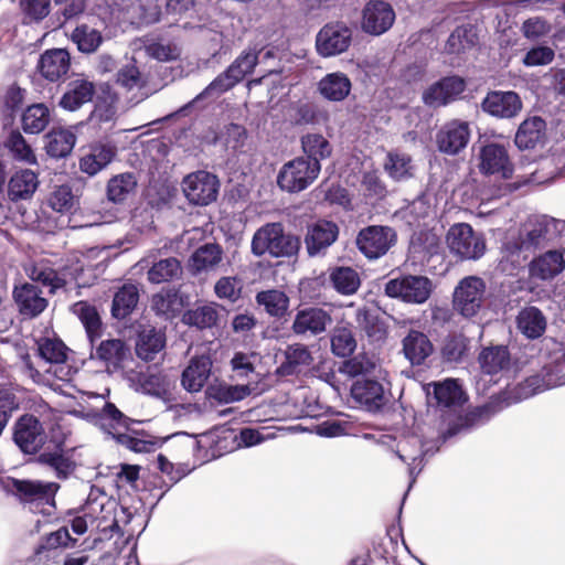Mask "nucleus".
I'll return each mask as SVG.
<instances>
[{
    "label": "nucleus",
    "mask_w": 565,
    "mask_h": 565,
    "mask_svg": "<svg viewBox=\"0 0 565 565\" xmlns=\"http://www.w3.org/2000/svg\"><path fill=\"white\" fill-rule=\"evenodd\" d=\"M352 398L370 412H376L386 403L383 385L374 380L359 379L351 386Z\"/></svg>",
    "instance_id": "22"
},
{
    "label": "nucleus",
    "mask_w": 565,
    "mask_h": 565,
    "mask_svg": "<svg viewBox=\"0 0 565 565\" xmlns=\"http://www.w3.org/2000/svg\"><path fill=\"white\" fill-rule=\"evenodd\" d=\"M217 141L223 145L225 151L231 154H237L246 146L247 131L241 125L230 124L218 135H214L211 142L216 143Z\"/></svg>",
    "instance_id": "40"
},
{
    "label": "nucleus",
    "mask_w": 565,
    "mask_h": 565,
    "mask_svg": "<svg viewBox=\"0 0 565 565\" xmlns=\"http://www.w3.org/2000/svg\"><path fill=\"white\" fill-rule=\"evenodd\" d=\"M39 185L38 175L30 169L17 171L8 183V196L12 201L28 200Z\"/></svg>",
    "instance_id": "35"
},
{
    "label": "nucleus",
    "mask_w": 565,
    "mask_h": 565,
    "mask_svg": "<svg viewBox=\"0 0 565 565\" xmlns=\"http://www.w3.org/2000/svg\"><path fill=\"white\" fill-rule=\"evenodd\" d=\"M339 234L335 223L330 221H318L308 228L305 242L308 254L316 256L331 246Z\"/></svg>",
    "instance_id": "25"
},
{
    "label": "nucleus",
    "mask_w": 565,
    "mask_h": 565,
    "mask_svg": "<svg viewBox=\"0 0 565 565\" xmlns=\"http://www.w3.org/2000/svg\"><path fill=\"white\" fill-rule=\"evenodd\" d=\"M564 231L565 221L546 215L530 217L520 230L515 249L531 250L543 247Z\"/></svg>",
    "instance_id": "2"
},
{
    "label": "nucleus",
    "mask_w": 565,
    "mask_h": 565,
    "mask_svg": "<svg viewBox=\"0 0 565 565\" xmlns=\"http://www.w3.org/2000/svg\"><path fill=\"white\" fill-rule=\"evenodd\" d=\"M565 260L561 250H548L535 258L530 265L531 275L540 279H550L563 271Z\"/></svg>",
    "instance_id": "36"
},
{
    "label": "nucleus",
    "mask_w": 565,
    "mask_h": 565,
    "mask_svg": "<svg viewBox=\"0 0 565 565\" xmlns=\"http://www.w3.org/2000/svg\"><path fill=\"white\" fill-rule=\"evenodd\" d=\"M223 257V250L217 244H205L200 246L190 258V269L194 274L210 271L217 267Z\"/></svg>",
    "instance_id": "38"
},
{
    "label": "nucleus",
    "mask_w": 565,
    "mask_h": 565,
    "mask_svg": "<svg viewBox=\"0 0 565 565\" xmlns=\"http://www.w3.org/2000/svg\"><path fill=\"white\" fill-rule=\"evenodd\" d=\"M218 320V309L215 303H209L196 307L184 312L182 321L198 329H209L214 327Z\"/></svg>",
    "instance_id": "45"
},
{
    "label": "nucleus",
    "mask_w": 565,
    "mask_h": 565,
    "mask_svg": "<svg viewBox=\"0 0 565 565\" xmlns=\"http://www.w3.org/2000/svg\"><path fill=\"white\" fill-rule=\"evenodd\" d=\"M20 9L25 22H39L51 11V0H20Z\"/></svg>",
    "instance_id": "61"
},
{
    "label": "nucleus",
    "mask_w": 565,
    "mask_h": 565,
    "mask_svg": "<svg viewBox=\"0 0 565 565\" xmlns=\"http://www.w3.org/2000/svg\"><path fill=\"white\" fill-rule=\"evenodd\" d=\"M159 250L149 252L141 260L142 267H148V280L152 284L168 282L177 279L182 274V267L178 258L168 257L158 259Z\"/></svg>",
    "instance_id": "18"
},
{
    "label": "nucleus",
    "mask_w": 565,
    "mask_h": 565,
    "mask_svg": "<svg viewBox=\"0 0 565 565\" xmlns=\"http://www.w3.org/2000/svg\"><path fill=\"white\" fill-rule=\"evenodd\" d=\"M356 348V341L349 328L339 327L331 334V350L340 358L349 356Z\"/></svg>",
    "instance_id": "58"
},
{
    "label": "nucleus",
    "mask_w": 565,
    "mask_h": 565,
    "mask_svg": "<svg viewBox=\"0 0 565 565\" xmlns=\"http://www.w3.org/2000/svg\"><path fill=\"white\" fill-rule=\"evenodd\" d=\"M250 248L255 256H291L299 249V239L285 233L280 223H267L254 233Z\"/></svg>",
    "instance_id": "1"
},
{
    "label": "nucleus",
    "mask_w": 565,
    "mask_h": 565,
    "mask_svg": "<svg viewBox=\"0 0 565 565\" xmlns=\"http://www.w3.org/2000/svg\"><path fill=\"white\" fill-rule=\"evenodd\" d=\"M28 276L33 280L41 282L50 288L51 292L64 286L65 281L58 274L44 263H36L26 268Z\"/></svg>",
    "instance_id": "55"
},
{
    "label": "nucleus",
    "mask_w": 565,
    "mask_h": 565,
    "mask_svg": "<svg viewBox=\"0 0 565 565\" xmlns=\"http://www.w3.org/2000/svg\"><path fill=\"white\" fill-rule=\"evenodd\" d=\"M137 181L131 173H122L114 177L108 182L107 194L110 201L121 202L136 188Z\"/></svg>",
    "instance_id": "57"
},
{
    "label": "nucleus",
    "mask_w": 565,
    "mask_h": 565,
    "mask_svg": "<svg viewBox=\"0 0 565 565\" xmlns=\"http://www.w3.org/2000/svg\"><path fill=\"white\" fill-rule=\"evenodd\" d=\"M66 347L56 339H43L39 343V353L43 360L52 364H61L66 360Z\"/></svg>",
    "instance_id": "62"
},
{
    "label": "nucleus",
    "mask_w": 565,
    "mask_h": 565,
    "mask_svg": "<svg viewBox=\"0 0 565 565\" xmlns=\"http://www.w3.org/2000/svg\"><path fill=\"white\" fill-rule=\"evenodd\" d=\"M477 168L487 177L509 180L513 177L514 164L508 149L500 143L490 142L482 146L477 154Z\"/></svg>",
    "instance_id": "7"
},
{
    "label": "nucleus",
    "mask_w": 565,
    "mask_h": 565,
    "mask_svg": "<svg viewBox=\"0 0 565 565\" xmlns=\"http://www.w3.org/2000/svg\"><path fill=\"white\" fill-rule=\"evenodd\" d=\"M545 134V120L539 116L529 117L520 124L514 142L519 149H533L544 141Z\"/></svg>",
    "instance_id": "31"
},
{
    "label": "nucleus",
    "mask_w": 565,
    "mask_h": 565,
    "mask_svg": "<svg viewBox=\"0 0 565 565\" xmlns=\"http://www.w3.org/2000/svg\"><path fill=\"white\" fill-rule=\"evenodd\" d=\"M47 203L53 211L70 214L78 206V199L74 195L71 186L60 185L50 194Z\"/></svg>",
    "instance_id": "53"
},
{
    "label": "nucleus",
    "mask_w": 565,
    "mask_h": 565,
    "mask_svg": "<svg viewBox=\"0 0 565 565\" xmlns=\"http://www.w3.org/2000/svg\"><path fill=\"white\" fill-rule=\"evenodd\" d=\"M487 286L482 278L467 276L454 290V308L463 317H473L486 300Z\"/></svg>",
    "instance_id": "8"
},
{
    "label": "nucleus",
    "mask_w": 565,
    "mask_h": 565,
    "mask_svg": "<svg viewBox=\"0 0 565 565\" xmlns=\"http://www.w3.org/2000/svg\"><path fill=\"white\" fill-rule=\"evenodd\" d=\"M117 84L127 92H134L136 103L143 100L154 92L148 86L147 78L139 72L135 63H129L118 71Z\"/></svg>",
    "instance_id": "30"
},
{
    "label": "nucleus",
    "mask_w": 565,
    "mask_h": 565,
    "mask_svg": "<svg viewBox=\"0 0 565 565\" xmlns=\"http://www.w3.org/2000/svg\"><path fill=\"white\" fill-rule=\"evenodd\" d=\"M285 356L286 362L282 367L288 373L295 372L300 366H308L312 361L308 348L300 343L289 345L285 352Z\"/></svg>",
    "instance_id": "60"
},
{
    "label": "nucleus",
    "mask_w": 565,
    "mask_h": 565,
    "mask_svg": "<svg viewBox=\"0 0 565 565\" xmlns=\"http://www.w3.org/2000/svg\"><path fill=\"white\" fill-rule=\"evenodd\" d=\"M50 121V111L43 104H35L26 108L22 116V126L25 132L39 134L45 129Z\"/></svg>",
    "instance_id": "51"
},
{
    "label": "nucleus",
    "mask_w": 565,
    "mask_h": 565,
    "mask_svg": "<svg viewBox=\"0 0 565 565\" xmlns=\"http://www.w3.org/2000/svg\"><path fill=\"white\" fill-rule=\"evenodd\" d=\"M14 300L19 311L23 316L36 317L47 307V300L42 296V291L33 284H23L13 290Z\"/></svg>",
    "instance_id": "27"
},
{
    "label": "nucleus",
    "mask_w": 565,
    "mask_h": 565,
    "mask_svg": "<svg viewBox=\"0 0 565 565\" xmlns=\"http://www.w3.org/2000/svg\"><path fill=\"white\" fill-rule=\"evenodd\" d=\"M70 54L64 49L45 51L38 63V68L43 77L54 82L65 75L70 68Z\"/></svg>",
    "instance_id": "29"
},
{
    "label": "nucleus",
    "mask_w": 565,
    "mask_h": 565,
    "mask_svg": "<svg viewBox=\"0 0 565 565\" xmlns=\"http://www.w3.org/2000/svg\"><path fill=\"white\" fill-rule=\"evenodd\" d=\"M412 159L408 154L392 151L387 153L384 170L395 181H401L412 175Z\"/></svg>",
    "instance_id": "52"
},
{
    "label": "nucleus",
    "mask_w": 565,
    "mask_h": 565,
    "mask_svg": "<svg viewBox=\"0 0 565 565\" xmlns=\"http://www.w3.org/2000/svg\"><path fill=\"white\" fill-rule=\"evenodd\" d=\"M92 348V359L102 362L108 373H120L122 376L130 365H135L130 349L121 339L102 340Z\"/></svg>",
    "instance_id": "6"
},
{
    "label": "nucleus",
    "mask_w": 565,
    "mask_h": 565,
    "mask_svg": "<svg viewBox=\"0 0 565 565\" xmlns=\"http://www.w3.org/2000/svg\"><path fill=\"white\" fill-rule=\"evenodd\" d=\"M434 396L439 405L449 407L465 402V394L456 380L434 383Z\"/></svg>",
    "instance_id": "49"
},
{
    "label": "nucleus",
    "mask_w": 565,
    "mask_h": 565,
    "mask_svg": "<svg viewBox=\"0 0 565 565\" xmlns=\"http://www.w3.org/2000/svg\"><path fill=\"white\" fill-rule=\"evenodd\" d=\"M212 370V361L207 355L194 356L182 373L181 383L184 390L200 392L207 382Z\"/></svg>",
    "instance_id": "26"
},
{
    "label": "nucleus",
    "mask_w": 565,
    "mask_h": 565,
    "mask_svg": "<svg viewBox=\"0 0 565 565\" xmlns=\"http://www.w3.org/2000/svg\"><path fill=\"white\" fill-rule=\"evenodd\" d=\"M102 427L113 437L135 452L148 451L151 443L138 439L121 431L127 427V417L114 405L106 403L102 411Z\"/></svg>",
    "instance_id": "11"
},
{
    "label": "nucleus",
    "mask_w": 565,
    "mask_h": 565,
    "mask_svg": "<svg viewBox=\"0 0 565 565\" xmlns=\"http://www.w3.org/2000/svg\"><path fill=\"white\" fill-rule=\"evenodd\" d=\"M465 82L457 76L445 77L423 94L424 103L430 107L447 105L465 90Z\"/></svg>",
    "instance_id": "23"
},
{
    "label": "nucleus",
    "mask_w": 565,
    "mask_h": 565,
    "mask_svg": "<svg viewBox=\"0 0 565 565\" xmlns=\"http://www.w3.org/2000/svg\"><path fill=\"white\" fill-rule=\"evenodd\" d=\"M450 250L463 259H478L486 250L482 236L467 223L452 225L447 233Z\"/></svg>",
    "instance_id": "9"
},
{
    "label": "nucleus",
    "mask_w": 565,
    "mask_h": 565,
    "mask_svg": "<svg viewBox=\"0 0 565 565\" xmlns=\"http://www.w3.org/2000/svg\"><path fill=\"white\" fill-rule=\"evenodd\" d=\"M257 61L258 53L255 50L243 52L225 72L211 82L189 105H193L203 98L217 97L227 92L254 70Z\"/></svg>",
    "instance_id": "3"
},
{
    "label": "nucleus",
    "mask_w": 565,
    "mask_h": 565,
    "mask_svg": "<svg viewBox=\"0 0 565 565\" xmlns=\"http://www.w3.org/2000/svg\"><path fill=\"white\" fill-rule=\"evenodd\" d=\"M122 377L136 392L160 395L164 391L161 375L150 372L149 367H145L137 362H135V365H130Z\"/></svg>",
    "instance_id": "24"
},
{
    "label": "nucleus",
    "mask_w": 565,
    "mask_h": 565,
    "mask_svg": "<svg viewBox=\"0 0 565 565\" xmlns=\"http://www.w3.org/2000/svg\"><path fill=\"white\" fill-rule=\"evenodd\" d=\"M139 300L137 286L132 284L122 285L115 294L111 306V313L116 319H124L129 316Z\"/></svg>",
    "instance_id": "41"
},
{
    "label": "nucleus",
    "mask_w": 565,
    "mask_h": 565,
    "mask_svg": "<svg viewBox=\"0 0 565 565\" xmlns=\"http://www.w3.org/2000/svg\"><path fill=\"white\" fill-rule=\"evenodd\" d=\"M330 281L342 295H353L361 285L358 271L351 267H335L330 273Z\"/></svg>",
    "instance_id": "46"
},
{
    "label": "nucleus",
    "mask_w": 565,
    "mask_h": 565,
    "mask_svg": "<svg viewBox=\"0 0 565 565\" xmlns=\"http://www.w3.org/2000/svg\"><path fill=\"white\" fill-rule=\"evenodd\" d=\"M433 291L431 281L424 276H405L392 279L385 286V292L409 303H424Z\"/></svg>",
    "instance_id": "10"
},
{
    "label": "nucleus",
    "mask_w": 565,
    "mask_h": 565,
    "mask_svg": "<svg viewBox=\"0 0 565 565\" xmlns=\"http://www.w3.org/2000/svg\"><path fill=\"white\" fill-rule=\"evenodd\" d=\"M395 452L408 466L409 486H412L415 482L416 476L423 469V458L428 452V449L425 448V444L417 435H407L398 440Z\"/></svg>",
    "instance_id": "19"
},
{
    "label": "nucleus",
    "mask_w": 565,
    "mask_h": 565,
    "mask_svg": "<svg viewBox=\"0 0 565 565\" xmlns=\"http://www.w3.org/2000/svg\"><path fill=\"white\" fill-rule=\"evenodd\" d=\"M58 488L55 482L12 480V491L20 500L30 504V510L45 514H50L54 508V497Z\"/></svg>",
    "instance_id": "5"
},
{
    "label": "nucleus",
    "mask_w": 565,
    "mask_h": 565,
    "mask_svg": "<svg viewBox=\"0 0 565 565\" xmlns=\"http://www.w3.org/2000/svg\"><path fill=\"white\" fill-rule=\"evenodd\" d=\"M164 347V333L153 328L145 329L138 334L136 341V354L139 359L146 362L153 361Z\"/></svg>",
    "instance_id": "34"
},
{
    "label": "nucleus",
    "mask_w": 565,
    "mask_h": 565,
    "mask_svg": "<svg viewBox=\"0 0 565 565\" xmlns=\"http://www.w3.org/2000/svg\"><path fill=\"white\" fill-rule=\"evenodd\" d=\"M352 40L351 29L343 22L327 23L316 36L319 55L330 57L345 52Z\"/></svg>",
    "instance_id": "12"
},
{
    "label": "nucleus",
    "mask_w": 565,
    "mask_h": 565,
    "mask_svg": "<svg viewBox=\"0 0 565 565\" xmlns=\"http://www.w3.org/2000/svg\"><path fill=\"white\" fill-rule=\"evenodd\" d=\"M477 42V35L471 26H458L448 38L446 50L448 53L458 54L472 47Z\"/></svg>",
    "instance_id": "56"
},
{
    "label": "nucleus",
    "mask_w": 565,
    "mask_h": 565,
    "mask_svg": "<svg viewBox=\"0 0 565 565\" xmlns=\"http://www.w3.org/2000/svg\"><path fill=\"white\" fill-rule=\"evenodd\" d=\"M320 94L329 100L341 102L351 92V81L341 73L334 72L327 74L318 84Z\"/></svg>",
    "instance_id": "37"
},
{
    "label": "nucleus",
    "mask_w": 565,
    "mask_h": 565,
    "mask_svg": "<svg viewBox=\"0 0 565 565\" xmlns=\"http://www.w3.org/2000/svg\"><path fill=\"white\" fill-rule=\"evenodd\" d=\"M404 356L412 365H420L434 352L429 338L422 331L411 330L402 341Z\"/></svg>",
    "instance_id": "28"
},
{
    "label": "nucleus",
    "mask_w": 565,
    "mask_h": 565,
    "mask_svg": "<svg viewBox=\"0 0 565 565\" xmlns=\"http://www.w3.org/2000/svg\"><path fill=\"white\" fill-rule=\"evenodd\" d=\"M76 136L70 129H57L46 135L45 149L49 156L63 158L71 153Z\"/></svg>",
    "instance_id": "42"
},
{
    "label": "nucleus",
    "mask_w": 565,
    "mask_h": 565,
    "mask_svg": "<svg viewBox=\"0 0 565 565\" xmlns=\"http://www.w3.org/2000/svg\"><path fill=\"white\" fill-rule=\"evenodd\" d=\"M516 329L530 340L541 338L547 327L544 313L534 306L524 307L516 316Z\"/></svg>",
    "instance_id": "32"
},
{
    "label": "nucleus",
    "mask_w": 565,
    "mask_h": 565,
    "mask_svg": "<svg viewBox=\"0 0 565 565\" xmlns=\"http://www.w3.org/2000/svg\"><path fill=\"white\" fill-rule=\"evenodd\" d=\"M471 136L469 122L452 119L440 127L436 134V145L440 152L455 156L462 151Z\"/></svg>",
    "instance_id": "15"
},
{
    "label": "nucleus",
    "mask_w": 565,
    "mask_h": 565,
    "mask_svg": "<svg viewBox=\"0 0 565 565\" xmlns=\"http://www.w3.org/2000/svg\"><path fill=\"white\" fill-rule=\"evenodd\" d=\"M109 249L107 247H90L79 253L76 258L78 267L76 270H94L103 273L107 266Z\"/></svg>",
    "instance_id": "48"
},
{
    "label": "nucleus",
    "mask_w": 565,
    "mask_h": 565,
    "mask_svg": "<svg viewBox=\"0 0 565 565\" xmlns=\"http://www.w3.org/2000/svg\"><path fill=\"white\" fill-rule=\"evenodd\" d=\"M13 439L25 454H35L45 443L46 434L33 415H23L14 425Z\"/></svg>",
    "instance_id": "16"
},
{
    "label": "nucleus",
    "mask_w": 565,
    "mask_h": 565,
    "mask_svg": "<svg viewBox=\"0 0 565 565\" xmlns=\"http://www.w3.org/2000/svg\"><path fill=\"white\" fill-rule=\"evenodd\" d=\"M430 212V204L425 195L416 198L409 203L405 210L402 211L403 217L409 225L417 223L419 220L428 216Z\"/></svg>",
    "instance_id": "64"
},
{
    "label": "nucleus",
    "mask_w": 565,
    "mask_h": 565,
    "mask_svg": "<svg viewBox=\"0 0 565 565\" xmlns=\"http://www.w3.org/2000/svg\"><path fill=\"white\" fill-rule=\"evenodd\" d=\"M395 21V12L391 4L384 1H370L363 10L362 29L370 34L381 35Z\"/></svg>",
    "instance_id": "20"
},
{
    "label": "nucleus",
    "mask_w": 565,
    "mask_h": 565,
    "mask_svg": "<svg viewBox=\"0 0 565 565\" xmlns=\"http://www.w3.org/2000/svg\"><path fill=\"white\" fill-rule=\"evenodd\" d=\"M395 239L396 235L393 228L372 225L360 231L356 245L365 257L376 259L388 252Z\"/></svg>",
    "instance_id": "14"
},
{
    "label": "nucleus",
    "mask_w": 565,
    "mask_h": 565,
    "mask_svg": "<svg viewBox=\"0 0 565 565\" xmlns=\"http://www.w3.org/2000/svg\"><path fill=\"white\" fill-rule=\"evenodd\" d=\"M115 150L108 145H97L90 148L79 161V168L83 172L95 175L104 169L114 158Z\"/></svg>",
    "instance_id": "39"
},
{
    "label": "nucleus",
    "mask_w": 565,
    "mask_h": 565,
    "mask_svg": "<svg viewBox=\"0 0 565 565\" xmlns=\"http://www.w3.org/2000/svg\"><path fill=\"white\" fill-rule=\"evenodd\" d=\"M320 171V163L299 157L281 167L277 183L281 190L297 193L307 189L318 178Z\"/></svg>",
    "instance_id": "4"
},
{
    "label": "nucleus",
    "mask_w": 565,
    "mask_h": 565,
    "mask_svg": "<svg viewBox=\"0 0 565 565\" xmlns=\"http://www.w3.org/2000/svg\"><path fill=\"white\" fill-rule=\"evenodd\" d=\"M38 461L51 468L57 478H66L74 470V462L58 451L43 452L39 456Z\"/></svg>",
    "instance_id": "59"
},
{
    "label": "nucleus",
    "mask_w": 565,
    "mask_h": 565,
    "mask_svg": "<svg viewBox=\"0 0 565 565\" xmlns=\"http://www.w3.org/2000/svg\"><path fill=\"white\" fill-rule=\"evenodd\" d=\"M74 313L78 317L81 322L83 323L87 338L92 345L99 339L100 337V327L102 321L95 307L88 305L87 302L81 301L74 305Z\"/></svg>",
    "instance_id": "43"
},
{
    "label": "nucleus",
    "mask_w": 565,
    "mask_h": 565,
    "mask_svg": "<svg viewBox=\"0 0 565 565\" xmlns=\"http://www.w3.org/2000/svg\"><path fill=\"white\" fill-rule=\"evenodd\" d=\"M479 362L483 372L495 374L509 366L510 353L503 345L487 348L480 353Z\"/></svg>",
    "instance_id": "44"
},
{
    "label": "nucleus",
    "mask_w": 565,
    "mask_h": 565,
    "mask_svg": "<svg viewBox=\"0 0 565 565\" xmlns=\"http://www.w3.org/2000/svg\"><path fill=\"white\" fill-rule=\"evenodd\" d=\"M481 106L483 111L493 117L511 119L520 114L523 104L521 97L515 92L493 90L487 94Z\"/></svg>",
    "instance_id": "17"
},
{
    "label": "nucleus",
    "mask_w": 565,
    "mask_h": 565,
    "mask_svg": "<svg viewBox=\"0 0 565 565\" xmlns=\"http://www.w3.org/2000/svg\"><path fill=\"white\" fill-rule=\"evenodd\" d=\"M331 322V316L324 309L309 307L296 313L291 329L298 335H317L324 332Z\"/></svg>",
    "instance_id": "21"
},
{
    "label": "nucleus",
    "mask_w": 565,
    "mask_h": 565,
    "mask_svg": "<svg viewBox=\"0 0 565 565\" xmlns=\"http://www.w3.org/2000/svg\"><path fill=\"white\" fill-rule=\"evenodd\" d=\"M72 40L83 53L95 52L103 43L100 32L89 25H78L72 33Z\"/></svg>",
    "instance_id": "54"
},
{
    "label": "nucleus",
    "mask_w": 565,
    "mask_h": 565,
    "mask_svg": "<svg viewBox=\"0 0 565 565\" xmlns=\"http://www.w3.org/2000/svg\"><path fill=\"white\" fill-rule=\"evenodd\" d=\"M7 147L14 159L30 164L36 163L35 154L20 132H12L10 135Z\"/></svg>",
    "instance_id": "63"
},
{
    "label": "nucleus",
    "mask_w": 565,
    "mask_h": 565,
    "mask_svg": "<svg viewBox=\"0 0 565 565\" xmlns=\"http://www.w3.org/2000/svg\"><path fill=\"white\" fill-rule=\"evenodd\" d=\"M301 147L307 154V160L316 161L317 163L329 158L332 153L330 142L320 134H307L302 136Z\"/></svg>",
    "instance_id": "47"
},
{
    "label": "nucleus",
    "mask_w": 565,
    "mask_h": 565,
    "mask_svg": "<svg viewBox=\"0 0 565 565\" xmlns=\"http://www.w3.org/2000/svg\"><path fill=\"white\" fill-rule=\"evenodd\" d=\"M259 306L274 317H282L288 310L289 299L284 291L270 289L260 291L256 296Z\"/></svg>",
    "instance_id": "50"
},
{
    "label": "nucleus",
    "mask_w": 565,
    "mask_h": 565,
    "mask_svg": "<svg viewBox=\"0 0 565 565\" xmlns=\"http://www.w3.org/2000/svg\"><path fill=\"white\" fill-rule=\"evenodd\" d=\"M182 190L190 203L207 205L217 196L218 181L210 172L196 171L183 179Z\"/></svg>",
    "instance_id": "13"
},
{
    "label": "nucleus",
    "mask_w": 565,
    "mask_h": 565,
    "mask_svg": "<svg viewBox=\"0 0 565 565\" xmlns=\"http://www.w3.org/2000/svg\"><path fill=\"white\" fill-rule=\"evenodd\" d=\"M94 84L85 78H76L67 84V89L60 100L61 107L74 111L92 100Z\"/></svg>",
    "instance_id": "33"
}]
</instances>
